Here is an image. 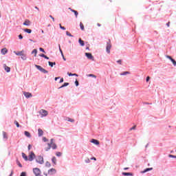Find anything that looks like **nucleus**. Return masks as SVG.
<instances>
[{"instance_id": "1", "label": "nucleus", "mask_w": 176, "mask_h": 176, "mask_svg": "<svg viewBox=\"0 0 176 176\" xmlns=\"http://www.w3.org/2000/svg\"><path fill=\"white\" fill-rule=\"evenodd\" d=\"M112 47V45L111 44V39H109V41L107 42L106 46V52L109 54L111 53V48Z\"/></svg>"}, {"instance_id": "2", "label": "nucleus", "mask_w": 176, "mask_h": 176, "mask_svg": "<svg viewBox=\"0 0 176 176\" xmlns=\"http://www.w3.org/2000/svg\"><path fill=\"white\" fill-rule=\"evenodd\" d=\"M36 155H35L34 151H30L28 156L29 162H32V160H34V159H36Z\"/></svg>"}, {"instance_id": "3", "label": "nucleus", "mask_w": 176, "mask_h": 176, "mask_svg": "<svg viewBox=\"0 0 176 176\" xmlns=\"http://www.w3.org/2000/svg\"><path fill=\"white\" fill-rule=\"evenodd\" d=\"M36 162L38 163V164H43V163H44L43 157H42V155H38L36 158Z\"/></svg>"}, {"instance_id": "4", "label": "nucleus", "mask_w": 176, "mask_h": 176, "mask_svg": "<svg viewBox=\"0 0 176 176\" xmlns=\"http://www.w3.org/2000/svg\"><path fill=\"white\" fill-rule=\"evenodd\" d=\"M85 56L88 58V60H91L92 61H94V56H93V54L90 52H85Z\"/></svg>"}, {"instance_id": "5", "label": "nucleus", "mask_w": 176, "mask_h": 176, "mask_svg": "<svg viewBox=\"0 0 176 176\" xmlns=\"http://www.w3.org/2000/svg\"><path fill=\"white\" fill-rule=\"evenodd\" d=\"M166 58H168L171 61V63L173 64L174 67H176V60L175 59L173 58L169 55H166Z\"/></svg>"}, {"instance_id": "6", "label": "nucleus", "mask_w": 176, "mask_h": 176, "mask_svg": "<svg viewBox=\"0 0 176 176\" xmlns=\"http://www.w3.org/2000/svg\"><path fill=\"white\" fill-rule=\"evenodd\" d=\"M56 173H57V170H56V169H54V168L48 170V174L50 175H54V174H56Z\"/></svg>"}, {"instance_id": "7", "label": "nucleus", "mask_w": 176, "mask_h": 176, "mask_svg": "<svg viewBox=\"0 0 176 176\" xmlns=\"http://www.w3.org/2000/svg\"><path fill=\"white\" fill-rule=\"evenodd\" d=\"M53 141H54V138H52L50 140V143H48V147L45 148L46 152H47V151H49L50 149V148H52V144H53Z\"/></svg>"}, {"instance_id": "8", "label": "nucleus", "mask_w": 176, "mask_h": 176, "mask_svg": "<svg viewBox=\"0 0 176 176\" xmlns=\"http://www.w3.org/2000/svg\"><path fill=\"white\" fill-rule=\"evenodd\" d=\"M23 96H25V97L26 98H31V97H32V94H31L30 92L24 91L23 92Z\"/></svg>"}, {"instance_id": "9", "label": "nucleus", "mask_w": 176, "mask_h": 176, "mask_svg": "<svg viewBox=\"0 0 176 176\" xmlns=\"http://www.w3.org/2000/svg\"><path fill=\"white\" fill-rule=\"evenodd\" d=\"M122 175L124 176H134V173L131 172H122Z\"/></svg>"}, {"instance_id": "10", "label": "nucleus", "mask_w": 176, "mask_h": 176, "mask_svg": "<svg viewBox=\"0 0 176 176\" xmlns=\"http://www.w3.org/2000/svg\"><path fill=\"white\" fill-rule=\"evenodd\" d=\"M41 114L42 117H45V116H47L48 113H47V111H46L45 109H41Z\"/></svg>"}, {"instance_id": "11", "label": "nucleus", "mask_w": 176, "mask_h": 176, "mask_svg": "<svg viewBox=\"0 0 176 176\" xmlns=\"http://www.w3.org/2000/svg\"><path fill=\"white\" fill-rule=\"evenodd\" d=\"M90 142H91V144H94V145H100V141L96 139H91Z\"/></svg>"}, {"instance_id": "12", "label": "nucleus", "mask_w": 176, "mask_h": 176, "mask_svg": "<svg viewBox=\"0 0 176 176\" xmlns=\"http://www.w3.org/2000/svg\"><path fill=\"white\" fill-rule=\"evenodd\" d=\"M153 170V168H146L144 170L141 171L142 174H145V173H148V171H152Z\"/></svg>"}, {"instance_id": "13", "label": "nucleus", "mask_w": 176, "mask_h": 176, "mask_svg": "<svg viewBox=\"0 0 176 176\" xmlns=\"http://www.w3.org/2000/svg\"><path fill=\"white\" fill-rule=\"evenodd\" d=\"M23 25H27L28 27L31 25V21L28 19H26L24 22H23Z\"/></svg>"}, {"instance_id": "14", "label": "nucleus", "mask_w": 176, "mask_h": 176, "mask_svg": "<svg viewBox=\"0 0 176 176\" xmlns=\"http://www.w3.org/2000/svg\"><path fill=\"white\" fill-rule=\"evenodd\" d=\"M69 10H71V12H72L73 13H74V15L76 16V18H78V15L79 14V12H78V11L73 10L71 8H69Z\"/></svg>"}, {"instance_id": "15", "label": "nucleus", "mask_w": 176, "mask_h": 176, "mask_svg": "<svg viewBox=\"0 0 176 176\" xmlns=\"http://www.w3.org/2000/svg\"><path fill=\"white\" fill-rule=\"evenodd\" d=\"M3 68L8 73L10 72V67L6 65V64H3Z\"/></svg>"}, {"instance_id": "16", "label": "nucleus", "mask_w": 176, "mask_h": 176, "mask_svg": "<svg viewBox=\"0 0 176 176\" xmlns=\"http://www.w3.org/2000/svg\"><path fill=\"white\" fill-rule=\"evenodd\" d=\"M1 54H3V56H5V54H6V53H8V49H6V47L2 48L1 50Z\"/></svg>"}, {"instance_id": "17", "label": "nucleus", "mask_w": 176, "mask_h": 176, "mask_svg": "<svg viewBox=\"0 0 176 176\" xmlns=\"http://www.w3.org/2000/svg\"><path fill=\"white\" fill-rule=\"evenodd\" d=\"M14 54H16V56H23V54L24 53V50L20 51V52H16L14 51Z\"/></svg>"}, {"instance_id": "18", "label": "nucleus", "mask_w": 176, "mask_h": 176, "mask_svg": "<svg viewBox=\"0 0 176 176\" xmlns=\"http://www.w3.org/2000/svg\"><path fill=\"white\" fill-rule=\"evenodd\" d=\"M3 138L4 141H6L8 140V134L6 133V132L3 131Z\"/></svg>"}, {"instance_id": "19", "label": "nucleus", "mask_w": 176, "mask_h": 176, "mask_svg": "<svg viewBox=\"0 0 176 176\" xmlns=\"http://www.w3.org/2000/svg\"><path fill=\"white\" fill-rule=\"evenodd\" d=\"M22 157H23V159H24V160L25 162H28V156H27V155H25V153H22Z\"/></svg>"}, {"instance_id": "20", "label": "nucleus", "mask_w": 176, "mask_h": 176, "mask_svg": "<svg viewBox=\"0 0 176 176\" xmlns=\"http://www.w3.org/2000/svg\"><path fill=\"white\" fill-rule=\"evenodd\" d=\"M40 57H43V58H45V60H50V58H49V56L45 55L44 54H40L38 55Z\"/></svg>"}, {"instance_id": "21", "label": "nucleus", "mask_w": 176, "mask_h": 176, "mask_svg": "<svg viewBox=\"0 0 176 176\" xmlns=\"http://www.w3.org/2000/svg\"><path fill=\"white\" fill-rule=\"evenodd\" d=\"M38 137H42L43 135V131L41 129H38Z\"/></svg>"}, {"instance_id": "22", "label": "nucleus", "mask_w": 176, "mask_h": 176, "mask_svg": "<svg viewBox=\"0 0 176 176\" xmlns=\"http://www.w3.org/2000/svg\"><path fill=\"white\" fill-rule=\"evenodd\" d=\"M67 86H69V82H64L58 89H63V87H67Z\"/></svg>"}, {"instance_id": "23", "label": "nucleus", "mask_w": 176, "mask_h": 176, "mask_svg": "<svg viewBox=\"0 0 176 176\" xmlns=\"http://www.w3.org/2000/svg\"><path fill=\"white\" fill-rule=\"evenodd\" d=\"M48 65L51 68H53L56 65V62L48 61Z\"/></svg>"}, {"instance_id": "24", "label": "nucleus", "mask_w": 176, "mask_h": 176, "mask_svg": "<svg viewBox=\"0 0 176 176\" xmlns=\"http://www.w3.org/2000/svg\"><path fill=\"white\" fill-rule=\"evenodd\" d=\"M24 135L28 137V138H31V133L27 131H24Z\"/></svg>"}, {"instance_id": "25", "label": "nucleus", "mask_w": 176, "mask_h": 176, "mask_svg": "<svg viewBox=\"0 0 176 176\" xmlns=\"http://www.w3.org/2000/svg\"><path fill=\"white\" fill-rule=\"evenodd\" d=\"M78 43H79L81 46H85V41L82 40V38H79V39H78Z\"/></svg>"}, {"instance_id": "26", "label": "nucleus", "mask_w": 176, "mask_h": 176, "mask_svg": "<svg viewBox=\"0 0 176 176\" xmlns=\"http://www.w3.org/2000/svg\"><path fill=\"white\" fill-rule=\"evenodd\" d=\"M31 54H34V57H36V54H38V50L34 49V50L32 51Z\"/></svg>"}, {"instance_id": "27", "label": "nucleus", "mask_w": 176, "mask_h": 176, "mask_svg": "<svg viewBox=\"0 0 176 176\" xmlns=\"http://www.w3.org/2000/svg\"><path fill=\"white\" fill-rule=\"evenodd\" d=\"M23 31H24V32H26L27 34H31V32H32V30L28 29V28L23 29Z\"/></svg>"}, {"instance_id": "28", "label": "nucleus", "mask_w": 176, "mask_h": 176, "mask_svg": "<svg viewBox=\"0 0 176 176\" xmlns=\"http://www.w3.org/2000/svg\"><path fill=\"white\" fill-rule=\"evenodd\" d=\"M130 74V72H123L120 74L121 76H125V75H129Z\"/></svg>"}, {"instance_id": "29", "label": "nucleus", "mask_w": 176, "mask_h": 176, "mask_svg": "<svg viewBox=\"0 0 176 176\" xmlns=\"http://www.w3.org/2000/svg\"><path fill=\"white\" fill-rule=\"evenodd\" d=\"M34 67L38 69V71L41 72L42 69H43V67H42L41 65H34Z\"/></svg>"}, {"instance_id": "30", "label": "nucleus", "mask_w": 176, "mask_h": 176, "mask_svg": "<svg viewBox=\"0 0 176 176\" xmlns=\"http://www.w3.org/2000/svg\"><path fill=\"white\" fill-rule=\"evenodd\" d=\"M52 162L54 164H57V159L56 158V157H53L52 158Z\"/></svg>"}, {"instance_id": "31", "label": "nucleus", "mask_w": 176, "mask_h": 176, "mask_svg": "<svg viewBox=\"0 0 176 176\" xmlns=\"http://www.w3.org/2000/svg\"><path fill=\"white\" fill-rule=\"evenodd\" d=\"M21 56V58L23 60V61H25V60H27V55H25V54H22V55Z\"/></svg>"}, {"instance_id": "32", "label": "nucleus", "mask_w": 176, "mask_h": 176, "mask_svg": "<svg viewBox=\"0 0 176 176\" xmlns=\"http://www.w3.org/2000/svg\"><path fill=\"white\" fill-rule=\"evenodd\" d=\"M67 75H68V76H78V75L77 74H72L69 72H67Z\"/></svg>"}, {"instance_id": "33", "label": "nucleus", "mask_w": 176, "mask_h": 176, "mask_svg": "<svg viewBox=\"0 0 176 176\" xmlns=\"http://www.w3.org/2000/svg\"><path fill=\"white\" fill-rule=\"evenodd\" d=\"M80 28L82 31H85V25H83V23H80Z\"/></svg>"}, {"instance_id": "34", "label": "nucleus", "mask_w": 176, "mask_h": 176, "mask_svg": "<svg viewBox=\"0 0 176 176\" xmlns=\"http://www.w3.org/2000/svg\"><path fill=\"white\" fill-rule=\"evenodd\" d=\"M14 124H15L18 128L21 127V125H20V124L19 123V122H17V120L14 121Z\"/></svg>"}, {"instance_id": "35", "label": "nucleus", "mask_w": 176, "mask_h": 176, "mask_svg": "<svg viewBox=\"0 0 176 176\" xmlns=\"http://www.w3.org/2000/svg\"><path fill=\"white\" fill-rule=\"evenodd\" d=\"M87 76H88L89 78H94L95 79L97 78V76L93 74H90L87 75Z\"/></svg>"}, {"instance_id": "36", "label": "nucleus", "mask_w": 176, "mask_h": 176, "mask_svg": "<svg viewBox=\"0 0 176 176\" xmlns=\"http://www.w3.org/2000/svg\"><path fill=\"white\" fill-rule=\"evenodd\" d=\"M16 164H17V166H19V167H21V168L23 167V165L21 164V163H20V161H19L18 159H16Z\"/></svg>"}, {"instance_id": "37", "label": "nucleus", "mask_w": 176, "mask_h": 176, "mask_svg": "<svg viewBox=\"0 0 176 176\" xmlns=\"http://www.w3.org/2000/svg\"><path fill=\"white\" fill-rule=\"evenodd\" d=\"M51 145H52V149H57V144H56V143H53L52 142V144Z\"/></svg>"}, {"instance_id": "38", "label": "nucleus", "mask_w": 176, "mask_h": 176, "mask_svg": "<svg viewBox=\"0 0 176 176\" xmlns=\"http://www.w3.org/2000/svg\"><path fill=\"white\" fill-rule=\"evenodd\" d=\"M45 167H52V164H50V162H49V161H47L45 162Z\"/></svg>"}, {"instance_id": "39", "label": "nucleus", "mask_w": 176, "mask_h": 176, "mask_svg": "<svg viewBox=\"0 0 176 176\" xmlns=\"http://www.w3.org/2000/svg\"><path fill=\"white\" fill-rule=\"evenodd\" d=\"M41 72H43V74H49V72L47 70L45 69L44 68L42 69Z\"/></svg>"}, {"instance_id": "40", "label": "nucleus", "mask_w": 176, "mask_h": 176, "mask_svg": "<svg viewBox=\"0 0 176 176\" xmlns=\"http://www.w3.org/2000/svg\"><path fill=\"white\" fill-rule=\"evenodd\" d=\"M61 155H63V153H61V152H60V151H58V152L56 153V155L58 157H60L61 156Z\"/></svg>"}, {"instance_id": "41", "label": "nucleus", "mask_w": 176, "mask_h": 176, "mask_svg": "<svg viewBox=\"0 0 176 176\" xmlns=\"http://www.w3.org/2000/svg\"><path fill=\"white\" fill-rule=\"evenodd\" d=\"M58 48H59V52H60L61 56H63V54L64 53H63V50H61V45H58Z\"/></svg>"}, {"instance_id": "42", "label": "nucleus", "mask_w": 176, "mask_h": 176, "mask_svg": "<svg viewBox=\"0 0 176 176\" xmlns=\"http://www.w3.org/2000/svg\"><path fill=\"white\" fill-rule=\"evenodd\" d=\"M66 35H67V36H71L72 38H73V36H74V35H72V34L69 33V32H68V31L66 32Z\"/></svg>"}, {"instance_id": "43", "label": "nucleus", "mask_w": 176, "mask_h": 176, "mask_svg": "<svg viewBox=\"0 0 176 176\" xmlns=\"http://www.w3.org/2000/svg\"><path fill=\"white\" fill-rule=\"evenodd\" d=\"M168 157H172L173 159H176V155L169 154Z\"/></svg>"}, {"instance_id": "44", "label": "nucleus", "mask_w": 176, "mask_h": 176, "mask_svg": "<svg viewBox=\"0 0 176 176\" xmlns=\"http://www.w3.org/2000/svg\"><path fill=\"white\" fill-rule=\"evenodd\" d=\"M43 142H47L49 141V139H47V138L43 137Z\"/></svg>"}, {"instance_id": "45", "label": "nucleus", "mask_w": 176, "mask_h": 176, "mask_svg": "<svg viewBox=\"0 0 176 176\" xmlns=\"http://www.w3.org/2000/svg\"><path fill=\"white\" fill-rule=\"evenodd\" d=\"M68 122H71L72 123H74V122H75V120L72 119V118H68L67 120Z\"/></svg>"}, {"instance_id": "46", "label": "nucleus", "mask_w": 176, "mask_h": 176, "mask_svg": "<svg viewBox=\"0 0 176 176\" xmlns=\"http://www.w3.org/2000/svg\"><path fill=\"white\" fill-rule=\"evenodd\" d=\"M39 50L40 52H42V53H46V52L45 51V49H43V47H40Z\"/></svg>"}, {"instance_id": "47", "label": "nucleus", "mask_w": 176, "mask_h": 176, "mask_svg": "<svg viewBox=\"0 0 176 176\" xmlns=\"http://www.w3.org/2000/svg\"><path fill=\"white\" fill-rule=\"evenodd\" d=\"M75 85L76 86V87H78V86H79V81H78V79H76L75 81Z\"/></svg>"}, {"instance_id": "48", "label": "nucleus", "mask_w": 176, "mask_h": 176, "mask_svg": "<svg viewBox=\"0 0 176 176\" xmlns=\"http://www.w3.org/2000/svg\"><path fill=\"white\" fill-rule=\"evenodd\" d=\"M20 176H27V173L26 172H22L21 173Z\"/></svg>"}, {"instance_id": "49", "label": "nucleus", "mask_w": 176, "mask_h": 176, "mask_svg": "<svg viewBox=\"0 0 176 176\" xmlns=\"http://www.w3.org/2000/svg\"><path fill=\"white\" fill-rule=\"evenodd\" d=\"M149 80H151V77H149V76H148L146 78V82L148 83V82H149Z\"/></svg>"}, {"instance_id": "50", "label": "nucleus", "mask_w": 176, "mask_h": 176, "mask_svg": "<svg viewBox=\"0 0 176 176\" xmlns=\"http://www.w3.org/2000/svg\"><path fill=\"white\" fill-rule=\"evenodd\" d=\"M31 148H32V145L28 144V151H31Z\"/></svg>"}, {"instance_id": "51", "label": "nucleus", "mask_w": 176, "mask_h": 176, "mask_svg": "<svg viewBox=\"0 0 176 176\" xmlns=\"http://www.w3.org/2000/svg\"><path fill=\"white\" fill-rule=\"evenodd\" d=\"M136 126H133L131 128L129 129V131H131V130H135Z\"/></svg>"}, {"instance_id": "52", "label": "nucleus", "mask_w": 176, "mask_h": 176, "mask_svg": "<svg viewBox=\"0 0 176 176\" xmlns=\"http://www.w3.org/2000/svg\"><path fill=\"white\" fill-rule=\"evenodd\" d=\"M118 64H120V65H122V60H117Z\"/></svg>"}, {"instance_id": "53", "label": "nucleus", "mask_w": 176, "mask_h": 176, "mask_svg": "<svg viewBox=\"0 0 176 176\" xmlns=\"http://www.w3.org/2000/svg\"><path fill=\"white\" fill-rule=\"evenodd\" d=\"M85 163H90V159H87L85 160Z\"/></svg>"}, {"instance_id": "54", "label": "nucleus", "mask_w": 176, "mask_h": 176, "mask_svg": "<svg viewBox=\"0 0 176 176\" xmlns=\"http://www.w3.org/2000/svg\"><path fill=\"white\" fill-rule=\"evenodd\" d=\"M18 37H19V39H23V38L22 34H19Z\"/></svg>"}, {"instance_id": "55", "label": "nucleus", "mask_w": 176, "mask_h": 176, "mask_svg": "<svg viewBox=\"0 0 176 176\" xmlns=\"http://www.w3.org/2000/svg\"><path fill=\"white\" fill-rule=\"evenodd\" d=\"M63 57V59L64 60V61H67V58H65V56H64V54H63V55H61Z\"/></svg>"}, {"instance_id": "56", "label": "nucleus", "mask_w": 176, "mask_h": 176, "mask_svg": "<svg viewBox=\"0 0 176 176\" xmlns=\"http://www.w3.org/2000/svg\"><path fill=\"white\" fill-rule=\"evenodd\" d=\"M60 30H63V31H65L66 28L65 27H63V26H60Z\"/></svg>"}, {"instance_id": "57", "label": "nucleus", "mask_w": 176, "mask_h": 176, "mask_svg": "<svg viewBox=\"0 0 176 176\" xmlns=\"http://www.w3.org/2000/svg\"><path fill=\"white\" fill-rule=\"evenodd\" d=\"M64 82V78H60L59 83H63Z\"/></svg>"}, {"instance_id": "58", "label": "nucleus", "mask_w": 176, "mask_h": 176, "mask_svg": "<svg viewBox=\"0 0 176 176\" xmlns=\"http://www.w3.org/2000/svg\"><path fill=\"white\" fill-rule=\"evenodd\" d=\"M91 160H97V158H96V157H91Z\"/></svg>"}, {"instance_id": "59", "label": "nucleus", "mask_w": 176, "mask_h": 176, "mask_svg": "<svg viewBox=\"0 0 176 176\" xmlns=\"http://www.w3.org/2000/svg\"><path fill=\"white\" fill-rule=\"evenodd\" d=\"M50 19H52V21H54V17H53V16L50 15Z\"/></svg>"}, {"instance_id": "60", "label": "nucleus", "mask_w": 176, "mask_h": 176, "mask_svg": "<svg viewBox=\"0 0 176 176\" xmlns=\"http://www.w3.org/2000/svg\"><path fill=\"white\" fill-rule=\"evenodd\" d=\"M144 104H145L146 105H151V104H152V103H149V102H144Z\"/></svg>"}, {"instance_id": "61", "label": "nucleus", "mask_w": 176, "mask_h": 176, "mask_svg": "<svg viewBox=\"0 0 176 176\" xmlns=\"http://www.w3.org/2000/svg\"><path fill=\"white\" fill-rule=\"evenodd\" d=\"M58 79H60V77H55L54 80L57 81Z\"/></svg>"}, {"instance_id": "62", "label": "nucleus", "mask_w": 176, "mask_h": 176, "mask_svg": "<svg viewBox=\"0 0 176 176\" xmlns=\"http://www.w3.org/2000/svg\"><path fill=\"white\" fill-rule=\"evenodd\" d=\"M166 26H167V27H170V21H168V22L166 23Z\"/></svg>"}, {"instance_id": "63", "label": "nucleus", "mask_w": 176, "mask_h": 176, "mask_svg": "<svg viewBox=\"0 0 176 176\" xmlns=\"http://www.w3.org/2000/svg\"><path fill=\"white\" fill-rule=\"evenodd\" d=\"M130 168L129 167H126V168H124V170H129Z\"/></svg>"}, {"instance_id": "64", "label": "nucleus", "mask_w": 176, "mask_h": 176, "mask_svg": "<svg viewBox=\"0 0 176 176\" xmlns=\"http://www.w3.org/2000/svg\"><path fill=\"white\" fill-rule=\"evenodd\" d=\"M148 146H149V143H148V144L146 145L145 148H147Z\"/></svg>"}]
</instances>
